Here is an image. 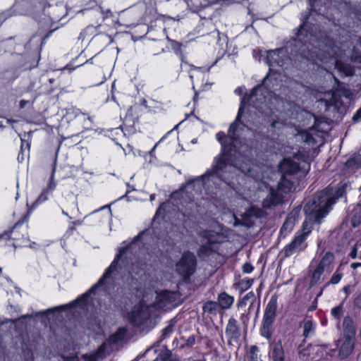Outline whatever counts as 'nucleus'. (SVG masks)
<instances>
[{"label":"nucleus","instance_id":"36","mask_svg":"<svg viewBox=\"0 0 361 361\" xmlns=\"http://www.w3.org/2000/svg\"><path fill=\"white\" fill-rule=\"evenodd\" d=\"M20 150L26 152L27 155L29 154L30 152V144L25 141V140H21V147Z\"/></svg>","mask_w":361,"mask_h":361},{"label":"nucleus","instance_id":"14","mask_svg":"<svg viewBox=\"0 0 361 361\" xmlns=\"http://www.w3.org/2000/svg\"><path fill=\"white\" fill-rule=\"evenodd\" d=\"M226 334L231 339H236L239 336V328L237 321L234 318L228 320L226 328Z\"/></svg>","mask_w":361,"mask_h":361},{"label":"nucleus","instance_id":"26","mask_svg":"<svg viewBox=\"0 0 361 361\" xmlns=\"http://www.w3.org/2000/svg\"><path fill=\"white\" fill-rule=\"evenodd\" d=\"M343 273L341 271V270L338 269H337L335 273L334 274V275L332 276L330 281L329 282V283H331V284H338L341 279L343 278Z\"/></svg>","mask_w":361,"mask_h":361},{"label":"nucleus","instance_id":"3","mask_svg":"<svg viewBox=\"0 0 361 361\" xmlns=\"http://www.w3.org/2000/svg\"><path fill=\"white\" fill-rule=\"evenodd\" d=\"M158 216V209H156L154 216L152 219V224L151 227L147 228L140 233H139L131 243L130 245L126 247L121 248L118 254L116 256L114 260L112 262L109 267L105 271L103 276L100 278L98 282L94 284L87 293L79 298L75 302L85 304L89 295L95 292L96 289L102 286L104 284V281L109 277L115 271H118L117 264L118 261L122 257L123 255L128 251H132L135 248L137 243L142 241L144 246L156 245L158 242V233L155 225L156 219Z\"/></svg>","mask_w":361,"mask_h":361},{"label":"nucleus","instance_id":"37","mask_svg":"<svg viewBox=\"0 0 361 361\" xmlns=\"http://www.w3.org/2000/svg\"><path fill=\"white\" fill-rule=\"evenodd\" d=\"M126 333V330L125 328H120L118 331V332L114 335L111 339L113 341H116V338H114V337H117V336H119L120 338H121Z\"/></svg>","mask_w":361,"mask_h":361},{"label":"nucleus","instance_id":"9","mask_svg":"<svg viewBox=\"0 0 361 361\" xmlns=\"http://www.w3.org/2000/svg\"><path fill=\"white\" fill-rule=\"evenodd\" d=\"M334 256L331 252H326L320 260L317 267L325 274H330L334 269Z\"/></svg>","mask_w":361,"mask_h":361},{"label":"nucleus","instance_id":"2","mask_svg":"<svg viewBox=\"0 0 361 361\" xmlns=\"http://www.w3.org/2000/svg\"><path fill=\"white\" fill-rule=\"evenodd\" d=\"M344 194L343 187L336 190L327 188L317 193L305 207L307 219L303 223L302 231L283 249L286 257L298 253L307 247L305 240L311 233L313 222H319L329 213L336 200Z\"/></svg>","mask_w":361,"mask_h":361},{"label":"nucleus","instance_id":"41","mask_svg":"<svg viewBox=\"0 0 361 361\" xmlns=\"http://www.w3.org/2000/svg\"><path fill=\"white\" fill-rule=\"evenodd\" d=\"M361 118V109H359L356 114L353 116V120L354 121H357L359 120L360 118Z\"/></svg>","mask_w":361,"mask_h":361},{"label":"nucleus","instance_id":"57","mask_svg":"<svg viewBox=\"0 0 361 361\" xmlns=\"http://www.w3.org/2000/svg\"><path fill=\"white\" fill-rule=\"evenodd\" d=\"M238 224H239L238 221L237 219H235V223H234V225H235V226H237V225H238Z\"/></svg>","mask_w":361,"mask_h":361},{"label":"nucleus","instance_id":"60","mask_svg":"<svg viewBox=\"0 0 361 361\" xmlns=\"http://www.w3.org/2000/svg\"><path fill=\"white\" fill-rule=\"evenodd\" d=\"M30 317V315H24L23 317L27 318V317Z\"/></svg>","mask_w":361,"mask_h":361},{"label":"nucleus","instance_id":"30","mask_svg":"<svg viewBox=\"0 0 361 361\" xmlns=\"http://www.w3.org/2000/svg\"><path fill=\"white\" fill-rule=\"evenodd\" d=\"M218 304L215 302L209 301L203 306V310L207 312H215L217 309Z\"/></svg>","mask_w":361,"mask_h":361},{"label":"nucleus","instance_id":"7","mask_svg":"<svg viewBox=\"0 0 361 361\" xmlns=\"http://www.w3.org/2000/svg\"><path fill=\"white\" fill-rule=\"evenodd\" d=\"M195 256L190 252H186L176 264V270L183 278L188 279L195 272Z\"/></svg>","mask_w":361,"mask_h":361},{"label":"nucleus","instance_id":"40","mask_svg":"<svg viewBox=\"0 0 361 361\" xmlns=\"http://www.w3.org/2000/svg\"><path fill=\"white\" fill-rule=\"evenodd\" d=\"M253 270V267L252 265L249 264H246L243 266V271L245 273H251Z\"/></svg>","mask_w":361,"mask_h":361},{"label":"nucleus","instance_id":"38","mask_svg":"<svg viewBox=\"0 0 361 361\" xmlns=\"http://www.w3.org/2000/svg\"><path fill=\"white\" fill-rule=\"evenodd\" d=\"M207 238L208 241L209 243H214L218 242V240H217V238H218L217 233H215V234L207 233Z\"/></svg>","mask_w":361,"mask_h":361},{"label":"nucleus","instance_id":"47","mask_svg":"<svg viewBox=\"0 0 361 361\" xmlns=\"http://www.w3.org/2000/svg\"><path fill=\"white\" fill-rule=\"evenodd\" d=\"M241 319H242V322H243L244 324H245V323L247 322V320H248L247 317L246 316H245V315H244V314H242V318H241Z\"/></svg>","mask_w":361,"mask_h":361},{"label":"nucleus","instance_id":"8","mask_svg":"<svg viewBox=\"0 0 361 361\" xmlns=\"http://www.w3.org/2000/svg\"><path fill=\"white\" fill-rule=\"evenodd\" d=\"M179 294L176 292L161 291L159 292V309L169 305L170 307L176 305V300Z\"/></svg>","mask_w":361,"mask_h":361},{"label":"nucleus","instance_id":"16","mask_svg":"<svg viewBox=\"0 0 361 361\" xmlns=\"http://www.w3.org/2000/svg\"><path fill=\"white\" fill-rule=\"evenodd\" d=\"M270 356L274 361H283V350L281 341L272 343Z\"/></svg>","mask_w":361,"mask_h":361},{"label":"nucleus","instance_id":"12","mask_svg":"<svg viewBox=\"0 0 361 361\" xmlns=\"http://www.w3.org/2000/svg\"><path fill=\"white\" fill-rule=\"evenodd\" d=\"M322 61H325V63H330L331 64L334 65L335 68H336L338 71L343 73L346 76L351 75L353 74V69L350 66L343 64L338 59L337 56L331 57L329 59V61L325 58L322 59Z\"/></svg>","mask_w":361,"mask_h":361},{"label":"nucleus","instance_id":"28","mask_svg":"<svg viewBox=\"0 0 361 361\" xmlns=\"http://www.w3.org/2000/svg\"><path fill=\"white\" fill-rule=\"evenodd\" d=\"M54 173H55V168L53 169L49 182L47 185V187L44 189L49 193H51V192H53L56 186V183L54 181Z\"/></svg>","mask_w":361,"mask_h":361},{"label":"nucleus","instance_id":"48","mask_svg":"<svg viewBox=\"0 0 361 361\" xmlns=\"http://www.w3.org/2000/svg\"><path fill=\"white\" fill-rule=\"evenodd\" d=\"M304 27H305V23H303L302 25H301L300 26V28L298 30V35H301L302 34V30L304 29Z\"/></svg>","mask_w":361,"mask_h":361},{"label":"nucleus","instance_id":"56","mask_svg":"<svg viewBox=\"0 0 361 361\" xmlns=\"http://www.w3.org/2000/svg\"><path fill=\"white\" fill-rule=\"evenodd\" d=\"M62 213H63L64 215H66V216H68L70 219H72V217L69 216H68V214H67V212H66L64 210H62Z\"/></svg>","mask_w":361,"mask_h":361},{"label":"nucleus","instance_id":"42","mask_svg":"<svg viewBox=\"0 0 361 361\" xmlns=\"http://www.w3.org/2000/svg\"><path fill=\"white\" fill-rule=\"evenodd\" d=\"M25 152L24 151H21L20 150V153L18 154V160L20 162L23 161H24V159H25Z\"/></svg>","mask_w":361,"mask_h":361},{"label":"nucleus","instance_id":"32","mask_svg":"<svg viewBox=\"0 0 361 361\" xmlns=\"http://www.w3.org/2000/svg\"><path fill=\"white\" fill-rule=\"evenodd\" d=\"M348 166H361V154L355 156L348 161Z\"/></svg>","mask_w":361,"mask_h":361},{"label":"nucleus","instance_id":"15","mask_svg":"<svg viewBox=\"0 0 361 361\" xmlns=\"http://www.w3.org/2000/svg\"><path fill=\"white\" fill-rule=\"evenodd\" d=\"M106 346L107 344L106 343H102L96 352L91 354L83 355V359L85 361H97L99 359L105 356V350Z\"/></svg>","mask_w":361,"mask_h":361},{"label":"nucleus","instance_id":"18","mask_svg":"<svg viewBox=\"0 0 361 361\" xmlns=\"http://www.w3.org/2000/svg\"><path fill=\"white\" fill-rule=\"evenodd\" d=\"M296 222V219L293 214H290L281 228V234L283 236L287 235L293 229Z\"/></svg>","mask_w":361,"mask_h":361},{"label":"nucleus","instance_id":"39","mask_svg":"<svg viewBox=\"0 0 361 361\" xmlns=\"http://www.w3.org/2000/svg\"><path fill=\"white\" fill-rule=\"evenodd\" d=\"M14 228L15 227H13L11 230L6 231L3 233L0 234V239H9Z\"/></svg>","mask_w":361,"mask_h":361},{"label":"nucleus","instance_id":"63","mask_svg":"<svg viewBox=\"0 0 361 361\" xmlns=\"http://www.w3.org/2000/svg\"><path fill=\"white\" fill-rule=\"evenodd\" d=\"M158 360V357L155 358L154 361H157Z\"/></svg>","mask_w":361,"mask_h":361},{"label":"nucleus","instance_id":"58","mask_svg":"<svg viewBox=\"0 0 361 361\" xmlns=\"http://www.w3.org/2000/svg\"><path fill=\"white\" fill-rule=\"evenodd\" d=\"M32 244H33V245H30V247L32 248V247H34V245H35V243H33Z\"/></svg>","mask_w":361,"mask_h":361},{"label":"nucleus","instance_id":"11","mask_svg":"<svg viewBox=\"0 0 361 361\" xmlns=\"http://www.w3.org/2000/svg\"><path fill=\"white\" fill-rule=\"evenodd\" d=\"M284 54L283 49L269 51L267 52V60L270 67H275L276 66L282 67L283 61L281 59V55Z\"/></svg>","mask_w":361,"mask_h":361},{"label":"nucleus","instance_id":"23","mask_svg":"<svg viewBox=\"0 0 361 361\" xmlns=\"http://www.w3.org/2000/svg\"><path fill=\"white\" fill-rule=\"evenodd\" d=\"M258 348L255 345H252L249 348L247 357L249 361H261L257 355Z\"/></svg>","mask_w":361,"mask_h":361},{"label":"nucleus","instance_id":"59","mask_svg":"<svg viewBox=\"0 0 361 361\" xmlns=\"http://www.w3.org/2000/svg\"><path fill=\"white\" fill-rule=\"evenodd\" d=\"M32 244H33V245H30V247L32 248V247H34V245H35V243H33Z\"/></svg>","mask_w":361,"mask_h":361},{"label":"nucleus","instance_id":"24","mask_svg":"<svg viewBox=\"0 0 361 361\" xmlns=\"http://www.w3.org/2000/svg\"><path fill=\"white\" fill-rule=\"evenodd\" d=\"M157 146H158V142H157L154 145L152 149L150 151H149L147 154H146L145 155V160L146 162H147L149 164H154L155 163L157 157L154 154V151Z\"/></svg>","mask_w":361,"mask_h":361},{"label":"nucleus","instance_id":"50","mask_svg":"<svg viewBox=\"0 0 361 361\" xmlns=\"http://www.w3.org/2000/svg\"><path fill=\"white\" fill-rule=\"evenodd\" d=\"M243 87H238L235 90V92L238 93V94H241L243 92Z\"/></svg>","mask_w":361,"mask_h":361},{"label":"nucleus","instance_id":"46","mask_svg":"<svg viewBox=\"0 0 361 361\" xmlns=\"http://www.w3.org/2000/svg\"><path fill=\"white\" fill-rule=\"evenodd\" d=\"M64 361H77V359L74 357H65Z\"/></svg>","mask_w":361,"mask_h":361},{"label":"nucleus","instance_id":"1","mask_svg":"<svg viewBox=\"0 0 361 361\" xmlns=\"http://www.w3.org/2000/svg\"><path fill=\"white\" fill-rule=\"evenodd\" d=\"M271 78V73H269L264 79L262 85H259L254 88L252 92L249 95H245L241 100V105L238 110V113L234 123L230 126L228 130V136L225 137L224 133H218L216 135L217 140L221 143L222 147V152L220 157L215 160V164L212 171H208L205 175L202 176L200 179L188 183L185 188L181 190L179 192L173 194V197L176 198L181 194L183 195L184 192H190L192 189L195 186H199L202 183H204L208 186L210 183L215 185H220L221 184L231 185L234 187L233 173L237 170H240L243 173L250 171V167L245 163L238 164L235 163V165L229 163L228 157L235 154L237 150H240L238 145L241 144L240 140L242 132L248 133L251 127L250 126V118H252V116L250 114V106L248 103L252 104L253 108H263L262 105H268L270 104L271 93L270 92H264L265 86L268 85L269 78Z\"/></svg>","mask_w":361,"mask_h":361},{"label":"nucleus","instance_id":"34","mask_svg":"<svg viewBox=\"0 0 361 361\" xmlns=\"http://www.w3.org/2000/svg\"><path fill=\"white\" fill-rule=\"evenodd\" d=\"M161 361H178V359L176 355L167 353L162 356Z\"/></svg>","mask_w":361,"mask_h":361},{"label":"nucleus","instance_id":"29","mask_svg":"<svg viewBox=\"0 0 361 361\" xmlns=\"http://www.w3.org/2000/svg\"><path fill=\"white\" fill-rule=\"evenodd\" d=\"M331 312L334 317L339 319L343 314V305L340 304L339 305L332 308Z\"/></svg>","mask_w":361,"mask_h":361},{"label":"nucleus","instance_id":"54","mask_svg":"<svg viewBox=\"0 0 361 361\" xmlns=\"http://www.w3.org/2000/svg\"><path fill=\"white\" fill-rule=\"evenodd\" d=\"M65 69H68L70 71H71L74 70V68H69L68 66H65V67L63 68V70H65Z\"/></svg>","mask_w":361,"mask_h":361},{"label":"nucleus","instance_id":"43","mask_svg":"<svg viewBox=\"0 0 361 361\" xmlns=\"http://www.w3.org/2000/svg\"><path fill=\"white\" fill-rule=\"evenodd\" d=\"M167 135H173L174 142H176V140L177 138L176 133L174 131V129L168 132Z\"/></svg>","mask_w":361,"mask_h":361},{"label":"nucleus","instance_id":"62","mask_svg":"<svg viewBox=\"0 0 361 361\" xmlns=\"http://www.w3.org/2000/svg\"><path fill=\"white\" fill-rule=\"evenodd\" d=\"M165 138H166V137H162L160 141L165 140Z\"/></svg>","mask_w":361,"mask_h":361},{"label":"nucleus","instance_id":"5","mask_svg":"<svg viewBox=\"0 0 361 361\" xmlns=\"http://www.w3.org/2000/svg\"><path fill=\"white\" fill-rule=\"evenodd\" d=\"M277 310V302L274 298H271L265 309L262 326L260 329V334L267 339H270L272 334V324L274 322L276 312Z\"/></svg>","mask_w":361,"mask_h":361},{"label":"nucleus","instance_id":"44","mask_svg":"<svg viewBox=\"0 0 361 361\" xmlns=\"http://www.w3.org/2000/svg\"><path fill=\"white\" fill-rule=\"evenodd\" d=\"M350 267L355 269L359 267H361V263H353L351 264Z\"/></svg>","mask_w":361,"mask_h":361},{"label":"nucleus","instance_id":"51","mask_svg":"<svg viewBox=\"0 0 361 361\" xmlns=\"http://www.w3.org/2000/svg\"><path fill=\"white\" fill-rule=\"evenodd\" d=\"M26 103H27V102H26V101H25V100H21V101L20 102V106L21 108H23V107L25 106Z\"/></svg>","mask_w":361,"mask_h":361},{"label":"nucleus","instance_id":"52","mask_svg":"<svg viewBox=\"0 0 361 361\" xmlns=\"http://www.w3.org/2000/svg\"><path fill=\"white\" fill-rule=\"evenodd\" d=\"M361 221L360 219H359L356 224V221H355V219H352V224L354 226H355L357 224H358Z\"/></svg>","mask_w":361,"mask_h":361},{"label":"nucleus","instance_id":"35","mask_svg":"<svg viewBox=\"0 0 361 361\" xmlns=\"http://www.w3.org/2000/svg\"><path fill=\"white\" fill-rule=\"evenodd\" d=\"M350 256L353 258H358L361 259V250L358 252L357 246H355L353 248L352 251L350 253Z\"/></svg>","mask_w":361,"mask_h":361},{"label":"nucleus","instance_id":"45","mask_svg":"<svg viewBox=\"0 0 361 361\" xmlns=\"http://www.w3.org/2000/svg\"><path fill=\"white\" fill-rule=\"evenodd\" d=\"M307 118L310 120V121H312L313 123L315 122V118L312 115V114H307Z\"/></svg>","mask_w":361,"mask_h":361},{"label":"nucleus","instance_id":"20","mask_svg":"<svg viewBox=\"0 0 361 361\" xmlns=\"http://www.w3.org/2000/svg\"><path fill=\"white\" fill-rule=\"evenodd\" d=\"M323 101L325 102L326 107L330 106L338 107L339 101L337 97V93L336 92L327 93L323 99Z\"/></svg>","mask_w":361,"mask_h":361},{"label":"nucleus","instance_id":"10","mask_svg":"<svg viewBox=\"0 0 361 361\" xmlns=\"http://www.w3.org/2000/svg\"><path fill=\"white\" fill-rule=\"evenodd\" d=\"M355 338L343 337L339 348V353L342 357H348L353 350Z\"/></svg>","mask_w":361,"mask_h":361},{"label":"nucleus","instance_id":"22","mask_svg":"<svg viewBox=\"0 0 361 361\" xmlns=\"http://www.w3.org/2000/svg\"><path fill=\"white\" fill-rule=\"evenodd\" d=\"M323 274H325L324 271H322V270L319 269L318 267H317L312 274V277H311V280H310V285L312 286H314L316 285L318 282H319L322 279V276Z\"/></svg>","mask_w":361,"mask_h":361},{"label":"nucleus","instance_id":"21","mask_svg":"<svg viewBox=\"0 0 361 361\" xmlns=\"http://www.w3.org/2000/svg\"><path fill=\"white\" fill-rule=\"evenodd\" d=\"M315 327H316V324H314L311 320H307L304 323L303 335L305 337L312 336L313 334V333L314 332Z\"/></svg>","mask_w":361,"mask_h":361},{"label":"nucleus","instance_id":"53","mask_svg":"<svg viewBox=\"0 0 361 361\" xmlns=\"http://www.w3.org/2000/svg\"><path fill=\"white\" fill-rule=\"evenodd\" d=\"M155 197H156V195L155 194H152L150 195V200L151 201H154L155 200Z\"/></svg>","mask_w":361,"mask_h":361},{"label":"nucleus","instance_id":"17","mask_svg":"<svg viewBox=\"0 0 361 361\" xmlns=\"http://www.w3.org/2000/svg\"><path fill=\"white\" fill-rule=\"evenodd\" d=\"M281 196L278 192L271 190L269 195L264 200L263 206L265 208H271L281 201Z\"/></svg>","mask_w":361,"mask_h":361},{"label":"nucleus","instance_id":"27","mask_svg":"<svg viewBox=\"0 0 361 361\" xmlns=\"http://www.w3.org/2000/svg\"><path fill=\"white\" fill-rule=\"evenodd\" d=\"M175 324L176 322L173 319L169 322L167 326L162 330L163 338H166L169 335H170L172 333Z\"/></svg>","mask_w":361,"mask_h":361},{"label":"nucleus","instance_id":"25","mask_svg":"<svg viewBox=\"0 0 361 361\" xmlns=\"http://www.w3.org/2000/svg\"><path fill=\"white\" fill-rule=\"evenodd\" d=\"M252 279L245 278L239 283V288L241 291H245L252 286Z\"/></svg>","mask_w":361,"mask_h":361},{"label":"nucleus","instance_id":"49","mask_svg":"<svg viewBox=\"0 0 361 361\" xmlns=\"http://www.w3.org/2000/svg\"><path fill=\"white\" fill-rule=\"evenodd\" d=\"M312 127L305 128L301 130V133H305L309 135V133L307 132V129L312 130Z\"/></svg>","mask_w":361,"mask_h":361},{"label":"nucleus","instance_id":"13","mask_svg":"<svg viewBox=\"0 0 361 361\" xmlns=\"http://www.w3.org/2000/svg\"><path fill=\"white\" fill-rule=\"evenodd\" d=\"M343 337L355 338L356 329L354 322L350 317H345L342 324Z\"/></svg>","mask_w":361,"mask_h":361},{"label":"nucleus","instance_id":"31","mask_svg":"<svg viewBox=\"0 0 361 361\" xmlns=\"http://www.w3.org/2000/svg\"><path fill=\"white\" fill-rule=\"evenodd\" d=\"M49 192L45 190H43L42 193L37 197V199L34 202V206L42 204V202L47 201L48 200Z\"/></svg>","mask_w":361,"mask_h":361},{"label":"nucleus","instance_id":"19","mask_svg":"<svg viewBox=\"0 0 361 361\" xmlns=\"http://www.w3.org/2000/svg\"><path fill=\"white\" fill-rule=\"evenodd\" d=\"M233 297L226 293H221L218 297V304L222 309H228L233 304Z\"/></svg>","mask_w":361,"mask_h":361},{"label":"nucleus","instance_id":"61","mask_svg":"<svg viewBox=\"0 0 361 361\" xmlns=\"http://www.w3.org/2000/svg\"><path fill=\"white\" fill-rule=\"evenodd\" d=\"M51 311H52V310H51V309H49V310H47L46 312H51Z\"/></svg>","mask_w":361,"mask_h":361},{"label":"nucleus","instance_id":"64","mask_svg":"<svg viewBox=\"0 0 361 361\" xmlns=\"http://www.w3.org/2000/svg\"><path fill=\"white\" fill-rule=\"evenodd\" d=\"M360 190H361V185H360Z\"/></svg>","mask_w":361,"mask_h":361},{"label":"nucleus","instance_id":"4","mask_svg":"<svg viewBox=\"0 0 361 361\" xmlns=\"http://www.w3.org/2000/svg\"><path fill=\"white\" fill-rule=\"evenodd\" d=\"M158 292H145L140 304L135 305L128 312L127 319L134 326H143L150 329L156 326L157 306Z\"/></svg>","mask_w":361,"mask_h":361},{"label":"nucleus","instance_id":"33","mask_svg":"<svg viewBox=\"0 0 361 361\" xmlns=\"http://www.w3.org/2000/svg\"><path fill=\"white\" fill-rule=\"evenodd\" d=\"M255 295L252 292L248 293L242 299V300L238 303V308L243 307L246 305V301L250 298H254Z\"/></svg>","mask_w":361,"mask_h":361},{"label":"nucleus","instance_id":"6","mask_svg":"<svg viewBox=\"0 0 361 361\" xmlns=\"http://www.w3.org/2000/svg\"><path fill=\"white\" fill-rule=\"evenodd\" d=\"M280 170L283 177L279 184V189L283 192H288L292 190V183L286 177V175L294 174L299 170L298 162L291 159H284L280 164Z\"/></svg>","mask_w":361,"mask_h":361},{"label":"nucleus","instance_id":"55","mask_svg":"<svg viewBox=\"0 0 361 361\" xmlns=\"http://www.w3.org/2000/svg\"><path fill=\"white\" fill-rule=\"evenodd\" d=\"M46 312H37L36 313V315H43Z\"/></svg>","mask_w":361,"mask_h":361}]
</instances>
